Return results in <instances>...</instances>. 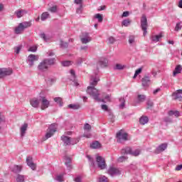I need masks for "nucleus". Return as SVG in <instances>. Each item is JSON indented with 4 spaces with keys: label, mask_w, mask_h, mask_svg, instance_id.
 I'll list each match as a JSON object with an SVG mask.
<instances>
[{
    "label": "nucleus",
    "mask_w": 182,
    "mask_h": 182,
    "mask_svg": "<svg viewBox=\"0 0 182 182\" xmlns=\"http://www.w3.org/2000/svg\"><path fill=\"white\" fill-rule=\"evenodd\" d=\"M100 79L97 75H92L90 81V84L91 86L87 87V93L90 95L95 102H105V100L100 99L99 96H100V92L95 87L96 85H97V82H99Z\"/></svg>",
    "instance_id": "f257e3e1"
},
{
    "label": "nucleus",
    "mask_w": 182,
    "mask_h": 182,
    "mask_svg": "<svg viewBox=\"0 0 182 182\" xmlns=\"http://www.w3.org/2000/svg\"><path fill=\"white\" fill-rule=\"evenodd\" d=\"M30 26H32V23H31V21L20 23L18 26L15 28V33H16V35H21V33H23L25 29L30 28Z\"/></svg>",
    "instance_id": "f03ea898"
},
{
    "label": "nucleus",
    "mask_w": 182,
    "mask_h": 182,
    "mask_svg": "<svg viewBox=\"0 0 182 182\" xmlns=\"http://www.w3.org/2000/svg\"><path fill=\"white\" fill-rule=\"evenodd\" d=\"M58 130V124L55 123L51 124L48 129H47V133L46 134L44 140H48V139H50L55 133H56V131Z\"/></svg>",
    "instance_id": "7ed1b4c3"
},
{
    "label": "nucleus",
    "mask_w": 182,
    "mask_h": 182,
    "mask_svg": "<svg viewBox=\"0 0 182 182\" xmlns=\"http://www.w3.org/2000/svg\"><path fill=\"white\" fill-rule=\"evenodd\" d=\"M116 137L117 143H123V141L129 140V134L120 130L117 133Z\"/></svg>",
    "instance_id": "20e7f679"
},
{
    "label": "nucleus",
    "mask_w": 182,
    "mask_h": 182,
    "mask_svg": "<svg viewBox=\"0 0 182 182\" xmlns=\"http://www.w3.org/2000/svg\"><path fill=\"white\" fill-rule=\"evenodd\" d=\"M147 26H149L147 24V17L146 16V14H143L141 18V28L144 32V36L147 35Z\"/></svg>",
    "instance_id": "39448f33"
},
{
    "label": "nucleus",
    "mask_w": 182,
    "mask_h": 182,
    "mask_svg": "<svg viewBox=\"0 0 182 182\" xmlns=\"http://www.w3.org/2000/svg\"><path fill=\"white\" fill-rule=\"evenodd\" d=\"M96 161L97 164L98 166V168H100V170H105L107 166L106 165V161L105 160V158L97 156L96 157Z\"/></svg>",
    "instance_id": "423d86ee"
},
{
    "label": "nucleus",
    "mask_w": 182,
    "mask_h": 182,
    "mask_svg": "<svg viewBox=\"0 0 182 182\" xmlns=\"http://www.w3.org/2000/svg\"><path fill=\"white\" fill-rule=\"evenodd\" d=\"M107 173L112 177H114V176H120V174H122V171H119L117 168L110 166L107 170Z\"/></svg>",
    "instance_id": "0eeeda50"
},
{
    "label": "nucleus",
    "mask_w": 182,
    "mask_h": 182,
    "mask_svg": "<svg viewBox=\"0 0 182 182\" xmlns=\"http://www.w3.org/2000/svg\"><path fill=\"white\" fill-rule=\"evenodd\" d=\"M14 73L12 68H0L1 77H5V76H11Z\"/></svg>",
    "instance_id": "6e6552de"
},
{
    "label": "nucleus",
    "mask_w": 182,
    "mask_h": 182,
    "mask_svg": "<svg viewBox=\"0 0 182 182\" xmlns=\"http://www.w3.org/2000/svg\"><path fill=\"white\" fill-rule=\"evenodd\" d=\"M38 69L39 72H47V70L49 69V66H48V64L43 60L38 65Z\"/></svg>",
    "instance_id": "1a4fd4ad"
},
{
    "label": "nucleus",
    "mask_w": 182,
    "mask_h": 182,
    "mask_svg": "<svg viewBox=\"0 0 182 182\" xmlns=\"http://www.w3.org/2000/svg\"><path fill=\"white\" fill-rule=\"evenodd\" d=\"M39 59V56L35 55L33 54H31L28 57V62L30 68H32L33 66V62H36Z\"/></svg>",
    "instance_id": "9d476101"
},
{
    "label": "nucleus",
    "mask_w": 182,
    "mask_h": 182,
    "mask_svg": "<svg viewBox=\"0 0 182 182\" xmlns=\"http://www.w3.org/2000/svg\"><path fill=\"white\" fill-rule=\"evenodd\" d=\"M40 101H41V110H45V109H48L49 107L50 102L47 100L46 97H41Z\"/></svg>",
    "instance_id": "9b49d317"
},
{
    "label": "nucleus",
    "mask_w": 182,
    "mask_h": 182,
    "mask_svg": "<svg viewBox=\"0 0 182 182\" xmlns=\"http://www.w3.org/2000/svg\"><path fill=\"white\" fill-rule=\"evenodd\" d=\"M80 41L82 43L86 44L92 41V38L89 36L88 33H82V38H81Z\"/></svg>",
    "instance_id": "f8f14e48"
},
{
    "label": "nucleus",
    "mask_w": 182,
    "mask_h": 182,
    "mask_svg": "<svg viewBox=\"0 0 182 182\" xmlns=\"http://www.w3.org/2000/svg\"><path fill=\"white\" fill-rule=\"evenodd\" d=\"M26 163L27 165L31 168V170H36V164L33 163V161L32 160V157L28 156L26 158Z\"/></svg>",
    "instance_id": "ddd939ff"
},
{
    "label": "nucleus",
    "mask_w": 182,
    "mask_h": 182,
    "mask_svg": "<svg viewBox=\"0 0 182 182\" xmlns=\"http://www.w3.org/2000/svg\"><path fill=\"white\" fill-rule=\"evenodd\" d=\"M173 97H174L175 100H178L181 102L182 99V90H178L172 94Z\"/></svg>",
    "instance_id": "4468645a"
},
{
    "label": "nucleus",
    "mask_w": 182,
    "mask_h": 182,
    "mask_svg": "<svg viewBox=\"0 0 182 182\" xmlns=\"http://www.w3.org/2000/svg\"><path fill=\"white\" fill-rule=\"evenodd\" d=\"M166 149H167V144L164 143V144H161V145H159L155 150V153L156 154H159L163 151H164V150H166Z\"/></svg>",
    "instance_id": "2eb2a0df"
},
{
    "label": "nucleus",
    "mask_w": 182,
    "mask_h": 182,
    "mask_svg": "<svg viewBox=\"0 0 182 182\" xmlns=\"http://www.w3.org/2000/svg\"><path fill=\"white\" fill-rule=\"evenodd\" d=\"M64 160H65V164L67 166V168H68V170H72V158H70L68 156H65Z\"/></svg>",
    "instance_id": "dca6fc26"
},
{
    "label": "nucleus",
    "mask_w": 182,
    "mask_h": 182,
    "mask_svg": "<svg viewBox=\"0 0 182 182\" xmlns=\"http://www.w3.org/2000/svg\"><path fill=\"white\" fill-rule=\"evenodd\" d=\"M61 140L63 141L65 146H70V144H72V139L68 136H62Z\"/></svg>",
    "instance_id": "f3484780"
},
{
    "label": "nucleus",
    "mask_w": 182,
    "mask_h": 182,
    "mask_svg": "<svg viewBox=\"0 0 182 182\" xmlns=\"http://www.w3.org/2000/svg\"><path fill=\"white\" fill-rule=\"evenodd\" d=\"M90 147L93 149H102V144L98 141H95L90 144Z\"/></svg>",
    "instance_id": "a211bd4d"
},
{
    "label": "nucleus",
    "mask_w": 182,
    "mask_h": 182,
    "mask_svg": "<svg viewBox=\"0 0 182 182\" xmlns=\"http://www.w3.org/2000/svg\"><path fill=\"white\" fill-rule=\"evenodd\" d=\"M30 104L32 106V107L38 109V107H39L40 101L36 98H33L30 100Z\"/></svg>",
    "instance_id": "6ab92c4d"
},
{
    "label": "nucleus",
    "mask_w": 182,
    "mask_h": 182,
    "mask_svg": "<svg viewBox=\"0 0 182 182\" xmlns=\"http://www.w3.org/2000/svg\"><path fill=\"white\" fill-rule=\"evenodd\" d=\"M97 66L100 68H106L107 66V59L106 58H100L97 63Z\"/></svg>",
    "instance_id": "aec40b11"
},
{
    "label": "nucleus",
    "mask_w": 182,
    "mask_h": 182,
    "mask_svg": "<svg viewBox=\"0 0 182 182\" xmlns=\"http://www.w3.org/2000/svg\"><path fill=\"white\" fill-rule=\"evenodd\" d=\"M26 130H28V124L25 123L20 128V133L21 137H23V136H25V134H26Z\"/></svg>",
    "instance_id": "412c9836"
},
{
    "label": "nucleus",
    "mask_w": 182,
    "mask_h": 182,
    "mask_svg": "<svg viewBox=\"0 0 182 182\" xmlns=\"http://www.w3.org/2000/svg\"><path fill=\"white\" fill-rule=\"evenodd\" d=\"M11 171L13 173H15L16 174H18V173H21V171H22V166L14 165L11 167Z\"/></svg>",
    "instance_id": "4be33fe9"
},
{
    "label": "nucleus",
    "mask_w": 182,
    "mask_h": 182,
    "mask_svg": "<svg viewBox=\"0 0 182 182\" xmlns=\"http://www.w3.org/2000/svg\"><path fill=\"white\" fill-rule=\"evenodd\" d=\"M14 14L15 15H16L17 18H22L23 15H26V14H28V11H26V10L24 9H21L15 11Z\"/></svg>",
    "instance_id": "5701e85b"
},
{
    "label": "nucleus",
    "mask_w": 182,
    "mask_h": 182,
    "mask_svg": "<svg viewBox=\"0 0 182 182\" xmlns=\"http://www.w3.org/2000/svg\"><path fill=\"white\" fill-rule=\"evenodd\" d=\"M146 97L145 95L138 94L136 96L137 103H143L146 101Z\"/></svg>",
    "instance_id": "b1692460"
},
{
    "label": "nucleus",
    "mask_w": 182,
    "mask_h": 182,
    "mask_svg": "<svg viewBox=\"0 0 182 182\" xmlns=\"http://www.w3.org/2000/svg\"><path fill=\"white\" fill-rule=\"evenodd\" d=\"M150 85V77L145 76L142 78V86L146 87Z\"/></svg>",
    "instance_id": "393cba45"
},
{
    "label": "nucleus",
    "mask_w": 182,
    "mask_h": 182,
    "mask_svg": "<svg viewBox=\"0 0 182 182\" xmlns=\"http://www.w3.org/2000/svg\"><path fill=\"white\" fill-rule=\"evenodd\" d=\"M132 148L129 146H126L121 150V154H132Z\"/></svg>",
    "instance_id": "a878e982"
},
{
    "label": "nucleus",
    "mask_w": 182,
    "mask_h": 182,
    "mask_svg": "<svg viewBox=\"0 0 182 182\" xmlns=\"http://www.w3.org/2000/svg\"><path fill=\"white\" fill-rule=\"evenodd\" d=\"M44 62H46L48 66H52V65H55L56 60L55 58H46Z\"/></svg>",
    "instance_id": "bb28decb"
},
{
    "label": "nucleus",
    "mask_w": 182,
    "mask_h": 182,
    "mask_svg": "<svg viewBox=\"0 0 182 182\" xmlns=\"http://www.w3.org/2000/svg\"><path fill=\"white\" fill-rule=\"evenodd\" d=\"M139 123L143 126L144 124H147V123H149V117L146 116L141 117L139 119Z\"/></svg>",
    "instance_id": "cd10ccee"
},
{
    "label": "nucleus",
    "mask_w": 182,
    "mask_h": 182,
    "mask_svg": "<svg viewBox=\"0 0 182 182\" xmlns=\"http://www.w3.org/2000/svg\"><path fill=\"white\" fill-rule=\"evenodd\" d=\"M161 38H163V34L161 33L159 35L152 36L151 41L152 42H159Z\"/></svg>",
    "instance_id": "c85d7f7f"
},
{
    "label": "nucleus",
    "mask_w": 182,
    "mask_h": 182,
    "mask_svg": "<svg viewBox=\"0 0 182 182\" xmlns=\"http://www.w3.org/2000/svg\"><path fill=\"white\" fill-rule=\"evenodd\" d=\"M168 116H175V117H180V112L178 110H170L168 112Z\"/></svg>",
    "instance_id": "c756f323"
},
{
    "label": "nucleus",
    "mask_w": 182,
    "mask_h": 182,
    "mask_svg": "<svg viewBox=\"0 0 182 182\" xmlns=\"http://www.w3.org/2000/svg\"><path fill=\"white\" fill-rule=\"evenodd\" d=\"M181 70H182V67L180 65H178L176 68H175V70L173 71V76H177V75H178V73H181Z\"/></svg>",
    "instance_id": "7c9ffc66"
},
{
    "label": "nucleus",
    "mask_w": 182,
    "mask_h": 182,
    "mask_svg": "<svg viewBox=\"0 0 182 182\" xmlns=\"http://www.w3.org/2000/svg\"><path fill=\"white\" fill-rule=\"evenodd\" d=\"M69 109H72L73 110H77L80 109V105L79 104H70L68 105Z\"/></svg>",
    "instance_id": "2f4dec72"
},
{
    "label": "nucleus",
    "mask_w": 182,
    "mask_h": 182,
    "mask_svg": "<svg viewBox=\"0 0 182 182\" xmlns=\"http://www.w3.org/2000/svg\"><path fill=\"white\" fill-rule=\"evenodd\" d=\"M95 19H97L98 22H103V14H97L94 16Z\"/></svg>",
    "instance_id": "473e14b6"
},
{
    "label": "nucleus",
    "mask_w": 182,
    "mask_h": 182,
    "mask_svg": "<svg viewBox=\"0 0 182 182\" xmlns=\"http://www.w3.org/2000/svg\"><path fill=\"white\" fill-rule=\"evenodd\" d=\"M17 182H25V176L18 174L16 178Z\"/></svg>",
    "instance_id": "72a5a7b5"
},
{
    "label": "nucleus",
    "mask_w": 182,
    "mask_h": 182,
    "mask_svg": "<svg viewBox=\"0 0 182 182\" xmlns=\"http://www.w3.org/2000/svg\"><path fill=\"white\" fill-rule=\"evenodd\" d=\"M98 182H109V178L105 176L101 175L98 178Z\"/></svg>",
    "instance_id": "f704fd0d"
},
{
    "label": "nucleus",
    "mask_w": 182,
    "mask_h": 182,
    "mask_svg": "<svg viewBox=\"0 0 182 182\" xmlns=\"http://www.w3.org/2000/svg\"><path fill=\"white\" fill-rule=\"evenodd\" d=\"M49 12L52 14H56L58 12V6L55 5L48 9Z\"/></svg>",
    "instance_id": "c9c22d12"
},
{
    "label": "nucleus",
    "mask_w": 182,
    "mask_h": 182,
    "mask_svg": "<svg viewBox=\"0 0 182 182\" xmlns=\"http://www.w3.org/2000/svg\"><path fill=\"white\" fill-rule=\"evenodd\" d=\"M54 102H55V103L59 104V106H63V102L62 100L61 97H55L54 98Z\"/></svg>",
    "instance_id": "e433bc0d"
},
{
    "label": "nucleus",
    "mask_w": 182,
    "mask_h": 182,
    "mask_svg": "<svg viewBox=\"0 0 182 182\" xmlns=\"http://www.w3.org/2000/svg\"><path fill=\"white\" fill-rule=\"evenodd\" d=\"M50 14L48 12H44L41 14V21H46L49 18Z\"/></svg>",
    "instance_id": "4c0bfd02"
},
{
    "label": "nucleus",
    "mask_w": 182,
    "mask_h": 182,
    "mask_svg": "<svg viewBox=\"0 0 182 182\" xmlns=\"http://www.w3.org/2000/svg\"><path fill=\"white\" fill-rule=\"evenodd\" d=\"M46 82L48 85H52L53 83H55V82H56V79L48 77L46 79Z\"/></svg>",
    "instance_id": "58836bf2"
},
{
    "label": "nucleus",
    "mask_w": 182,
    "mask_h": 182,
    "mask_svg": "<svg viewBox=\"0 0 182 182\" xmlns=\"http://www.w3.org/2000/svg\"><path fill=\"white\" fill-rule=\"evenodd\" d=\"M181 28H182V22L180 21L177 23L176 25V27H175L176 32H178V31H181Z\"/></svg>",
    "instance_id": "ea45409f"
},
{
    "label": "nucleus",
    "mask_w": 182,
    "mask_h": 182,
    "mask_svg": "<svg viewBox=\"0 0 182 182\" xmlns=\"http://www.w3.org/2000/svg\"><path fill=\"white\" fill-rule=\"evenodd\" d=\"M130 23H132V20L130 19H125L122 21V25L124 26H129V25H130Z\"/></svg>",
    "instance_id": "a19ab883"
},
{
    "label": "nucleus",
    "mask_w": 182,
    "mask_h": 182,
    "mask_svg": "<svg viewBox=\"0 0 182 182\" xmlns=\"http://www.w3.org/2000/svg\"><path fill=\"white\" fill-rule=\"evenodd\" d=\"M119 102L121 103V105H119L120 109H124L125 106L124 103H126V100H124V98H120Z\"/></svg>",
    "instance_id": "79ce46f5"
},
{
    "label": "nucleus",
    "mask_w": 182,
    "mask_h": 182,
    "mask_svg": "<svg viewBox=\"0 0 182 182\" xmlns=\"http://www.w3.org/2000/svg\"><path fill=\"white\" fill-rule=\"evenodd\" d=\"M84 130H86L87 132H90V130H92V126H90V124H89L88 123H86L84 125Z\"/></svg>",
    "instance_id": "37998d69"
},
{
    "label": "nucleus",
    "mask_w": 182,
    "mask_h": 182,
    "mask_svg": "<svg viewBox=\"0 0 182 182\" xmlns=\"http://www.w3.org/2000/svg\"><path fill=\"white\" fill-rule=\"evenodd\" d=\"M79 140H80V138H74L71 139L72 146H75V144H77V143H79Z\"/></svg>",
    "instance_id": "c03bdc74"
},
{
    "label": "nucleus",
    "mask_w": 182,
    "mask_h": 182,
    "mask_svg": "<svg viewBox=\"0 0 182 182\" xmlns=\"http://www.w3.org/2000/svg\"><path fill=\"white\" fill-rule=\"evenodd\" d=\"M114 69L117 70H123V69H124V65H122V64H117Z\"/></svg>",
    "instance_id": "a18cd8bd"
},
{
    "label": "nucleus",
    "mask_w": 182,
    "mask_h": 182,
    "mask_svg": "<svg viewBox=\"0 0 182 182\" xmlns=\"http://www.w3.org/2000/svg\"><path fill=\"white\" fill-rule=\"evenodd\" d=\"M140 154V151L139 149H136L135 151H132L131 152V156H134L135 157H137Z\"/></svg>",
    "instance_id": "49530a36"
},
{
    "label": "nucleus",
    "mask_w": 182,
    "mask_h": 182,
    "mask_svg": "<svg viewBox=\"0 0 182 182\" xmlns=\"http://www.w3.org/2000/svg\"><path fill=\"white\" fill-rule=\"evenodd\" d=\"M141 70H143V69L141 68H140L135 71V73L134 75V79H136V77H137V75H140V73H141Z\"/></svg>",
    "instance_id": "de8ad7c7"
},
{
    "label": "nucleus",
    "mask_w": 182,
    "mask_h": 182,
    "mask_svg": "<svg viewBox=\"0 0 182 182\" xmlns=\"http://www.w3.org/2000/svg\"><path fill=\"white\" fill-rule=\"evenodd\" d=\"M129 158L127 156H122L118 159V161L119 163H123V161H126V160H127Z\"/></svg>",
    "instance_id": "09e8293b"
},
{
    "label": "nucleus",
    "mask_w": 182,
    "mask_h": 182,
    "mask_svg": "<svg viewBox=\"0 0 182 182\" xmlns=\"http://www.w3.org/2000/svg\"><path fill=\"white\" fill-rule=\"evenodd\" d=\"M22 49V46H18L17 47L14 48L15 53L16 55H18L19 52H21V50Z\"/></svg>",
    "instance_id": "8fccbe9b"
},
{
    "label": "nucleus",
    "mask_w": 182,
    "mask_h": 182,
    "mask_svg": "<svg viewBox=\"0 0 182 182\" xmlns=\"http://www.w3.org/2000/svg\"><path fill=\"white\" fill-rule=\"evenodd\" d=\"M38 47L36 46H31L28 48V52H36Z\"/></svg>",
    "instance_id": "3c124183"
},
{
    "label": "nucleus",
    "mask_w": 182,
    "mask_h": 182,
    "mask_svg": "<svg viewBox=\"0 0 182 182\" xmlns=\"http://www.w3.org/2000/svg\"><path fill=\"white\" fill-rule=\"evenodd\" d=\"M62 65H63V66H70V65H72V61H69V60L63 61L62 63Z\"/></svg>",
    "instance_id": "603ef678"
},
{
    "label": "nucleus",
    "mask_w": 182,
    "mask_h": 182,
    "mask_svg": "<svg viewBox=\"0 0 182 182\" xmlns=\"http://www.w3.org/2000/svg\"><path fill=\"white\" fill-rule=\"evenodd\" d=\"M134 43V36H130L129 37V43L132 45V43Z\"/></svg>",
    "instance_id": "864d4df0"
},
{
    "label": "nucleus",
    "mask_w": 182,
    "mask_h": 182,
    "mask_svg": "<svg viewBox=\"0 0 182 182\" xmlns=\"http://www.w3.org/2000/svg\"><path fill=\"white\" fill-rule=\"evenodd\" d=\"M164 121L166 122V123H173V119H171V118L168 117H166L164 118Z\"/></svg>",
    "instance_id": "5fc2aeb1"
},
{
    "label": "nucleus",
    "mask_w": 182,
    "mask_h": 182,
    "mask_svg": "<svg viewBox=\"0 0 182 182\" xmlns=\"http://www.w3.org/2000/svg\"><path fill=\"white\" fill-rule=\"evenodd\" d=\"M57 181L62 182L63 181V175H58L56 177Z\"/></svg>",
    "instance_id": "6e6d98bb"
},
{
    "label": "nucleus",
    "mask_w": 182,
    "mask_h": 182,
    "mask_svg": "<svg viewBox=\"0 0 182 182\" xmlns=\"http://www.w3.org/2000/svg\"><path fill=\"white\" fill-rule=\"evenodd\" d=\"M147 105V109L150 108V107H153V102H151V100H149L146 102Z\"/></svg>",
    "instance_id": "4d7b16f0"
},
{
    "label": "nucleus",
    "mask_w": 182,
    "mask_h": 182,
    "mask_svg": "<svg viewBox=\"0 0 182 182\" xmlns=\"http://www.w3.org/2000/svg\"><path fill=\"white\" fill-rule=\"evenodd\" d=\"M40 36L42 39H43V41H45L46 42H48V38H46V35L44 33H41Z\"/></svg>",
    "instance_id": "13d9d810"
},
{
    "label": "nucleus",
    "mask_w": 182,
    "mask_h": 182,
    "mask_svg": "<svg viewBox=\"0 0 182 182\" xmlns=\"http://www.w3.org/2000/svg\"><path fill=\"white\" fill-rule=\"evenodd\" d=\"M74 4L77 5H83V0H74Z\"/></svg>",
    "instance_id": "bf43d9fd"
},
{
    "label": "nucleus",
    "mask_w": 182,
    "mask_h": 182,
    "mask_svg": "<svg viewBox=\"0 0 182 182\" xmlns=\"http://www.w3.org/2000/svg\"><path fill=\"white\" fill-rule=\"evenodd\" d=\"M108 42L109 43H113L114 42H116V39L114 38V37H109L108 38Z\"/></svg>",
    "instance_id": "052dcab7"
},
{
    "label": "nucleus",
    "mask_w": 182,
    "mask_h": 182,
    "mask_svg": "<svg viewBox=\"0 0 182 182\" xmlns=\"http://www.w3.org/2000/svg\"><path fill=\"white\" fill-rule=\"evenodd\" d=\"M60 46H61V48H68V43H65L63 41H61Z\"/></svg>",
    "instance_id": "680f3d73"
},
{
    "label": "nucleus",
    "mask_w": 182,
    "mask_h": 182,
    "mask_svg": "<svg viewBox=\"0 0 182 182\" xmlns=\"http://www.w3.org/2000/svg\"><path fill=\"white\" fill-rule=\"evenodd\" d=\"M101 107L102 110H105V112H109V107H107V105H102Z\"/></svg>",
    "instance_id": "e2e57ef3"
},
{
    "label": "nucleus",
    "mask_w": 182,
    "mask_h": 182,
    "mask_svg": "<svg viewBox=\"0 0 182 182\" xmlns=\"http://www.w3.org/2000/svg\"><path fill=\"white\" fill-rule=\"evenodd\" d=\"M82 8H83L82 5H80V7L77 9V14H81L82 13Z\"/></svg>",
    "instance_id": "0e129e2a"
},
{
    "label": "nucleus",
    "mask_w": 182,
    "mask_h": 182,
    "mask_svg": "<svg viewBox=\"0 0 182 182\" xmlns=\"http://www.w3.org/2000/svg\"><path fill=\"white\" fill-rule=\"evenodd\" d=\"M129 11H124L122 14V18H126V17L129 16Z\"/></svg>",
    "instance_id": "69168bd1"
},
{
    "label": "nucleus",
    "mask_w": 182,
    "mask_h": 182,
    "mask_svg": "<svg viewBox=\"0 0 182 182\" xmlns=\"http://www.w3.org/2000/svg\"><path fill=\"white\" fill-rule=\"evenodd\" d=\"M47 54L48 55V56H54L55 53H53V50H49Z\"/></svg>",
    "instance_id": "338daca9"
},
{
    "label": "nucleus",
    "mask_w": 182,
    "mask_h": 182,
    "mask_svg": "<svg viewBox=\"0 0 182 182\" xmlns=\"http://www.w3.org/2000/svg\"><path fill=\"white\" fill-rule=\"evenodd\" d=\"M181 168H182V164H181V165H178V166L176 167V171H180V170H181Z\"/></svg>",
    "instance_id": "774afa93"
}]
</instances>
